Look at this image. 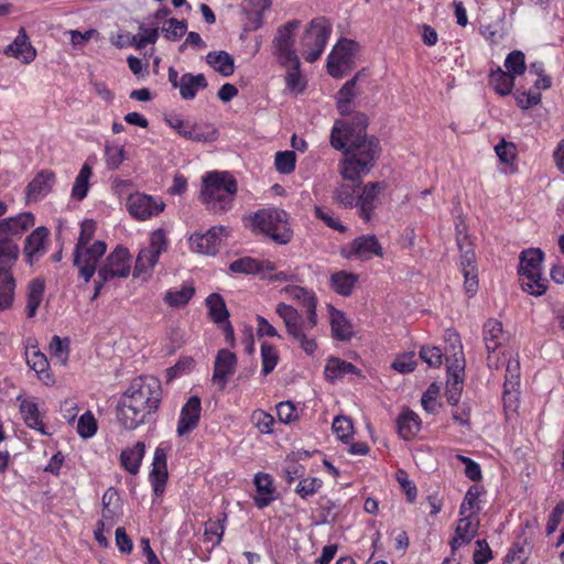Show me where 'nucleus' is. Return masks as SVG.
Wrapping results in <instances>:
<instances>
[{"instance_id":"nucleus-1","label":"nucleus","mask_w":564,"mask_h":564,"mask_svg":"<svg viewBox=\"0 0 564 564\" xmlns=\"http://www.w3.org/2000/svg\"><path fill=\"white\" fill-rule=\"evenodd\" d=\"M330 145L343 152L338 172L344 180L359 183L375 167L381 153L380 141L367 133L351 134L347 127L334 124L330 131Z\"/></svg>"},{"instance_id":"nucleus-2","label":"nucleus","mask_w":564,"mask_h":564,"mask_svg":"<svg viewBox=\"0 0 564 564\" xmlns=\"http://www.w3.org/2000/svg\"><path fill=\"white\" fill-rule=\"evenodd\" d=\"M161 398V383L156 378L142 376L132 380L118 401V422L126 430H135L156 412Z\"/></svg>"},{"instance_id":"nucleus-3","label":"nucleus","mask_w":564,"mask_h":564,"mask_svg":"<svg viewBox=\"0 0 564 564\" xmlns=\"http://www.w3.org/2000/svg\"><path fill=\"white\" fill-rule=\"evenodd\" d=\"M284 292L300 302L305 310L304 318L296 308L285 303H279L275 312L282 318L289 336L307 354L313 355L317 349L315 336L312 334L317 325L316 297L313 292L297 285H289Z\"/></svg>"},{"instance_id":"nucleus-4","label":"nucleus","mask_w":564,"mask_h":564,"mask_svg":"<svg viewBox=\"0 0 564 564\" xmlns=\"http://www.w3.org/2000/svg\"><path fill=\"white\" fill-rule=\"evenodd\" d=\"M238 192L237 180L227 171H210L202 177L199 198L206 209L223 215L232 209Z\"/></svg>"},{"instance_id":"nucleus-5","label":"nucleus","mask_w":564,"mask_h":564,"mask_svg":"<svg viewBox=\"0 0 564 564\" xmlns=\"http://www.w3.org/2000/svg\"><path fill=\"white\" fill-rule=\"evenodd\" d=\"M251 224L254 230L267 235L279 245H286L292 238L288 214L282 209H260L252 215Z\"/></svg>"},{"instance_id":"nucleus-6","label":"nucleus","mask_w":564,"mask_h":564,"mask_svg":"<svg viewBox=\"0 0 564 564\" xmlns=\"http://www.w3.org/2000/svg\"><path fill=\"white\" fill-rule=\"evenodd\" d=\"M332 34V24L325 18L311 21L302 37L301 45L306 62L314 63L323 54Z\"/></svg>"},{"instance_id":"nucleus-7","label":"nucleus","mask_w":564,"mask_h":564,"mask_svg":"<svg viewBox=\"0 0 564 564\" xmlns=\"http://www.w3.org/2000/svg\"><path fill=\"white\" fill-rule=\"evenodd\" d=\"M107 251L106 242L97 240L90 246H75L73 264L78 276L88 283L97 271V264Z\"/></svg>"},{"instance_id":"nucleus-8","label":"nucleus","mask_w":564,"mask_h":564,"mask_svg":"<svg viewBox=\"0 0 564 564\" xmlns=\"http://www.w3.org/2000/svg\"><path fill=\"white\" fill-rule=\"evenodd\" d=\"M358 43L344 39L339 41L327 57V72L335 78H341L354 65Z\"/></svg>"},{"instance_id":"nucleus-9","label":"nucleus","mask_w":564,"mask_h":564,"mask_svg":"<svg viewBox=\"0 0 564 564\" xmlns=\"http://www.w3.org/2000/svg\"><path fill=\"white\" fill-rule=\"evenodd\" d=\"M131 272V256L127 248L117 246L98 269V278L102 281L126 279Z\"/></svg>"},{"instance_id":"nucleus-10","label":"nucleus","mask_w":564,"mask_h":564,"mask_svg":"<svg viewBox=\"0 0 564 564\" xmlns=\"http://www.w3.org/2000/svg\"><path fill=\"white\" fill-rule=\"evenodd\" d=\"M300 24L299 20H291L276 31L272 47L273 54L282 66H289L291 61L299 59L294 50V34Z\"/></svg>"},{"instance_id":"nucleus-11","label":"nucleus","mask_w":564,"mask_h":564,"mask_svg":"<svg viewBox=\"0 0 564 564\" xmlns=\"http://www.w3.org/2000/svg\"><path fill=\"white\" fill-rule=\"evenodd\" d=\"M165 207L161 197L134 193L128 197L127 208L132 217L138 220H147L158 216Z\"/></svg>"},{"instance_id":"nucleus-12","label":"nucleus","mask_w":564,"mask_h":564,"mask_svg":"<svg viewBox=\"0 0 564 564\" xmlns=\"http://www.w3.org/2000/svg\"><path fill=\"white\" fill-rule=\"evenodd\" d=\"M228 235L227 228L219 225L213 226L206 232H194L189 239V248L193 252L206 256H214L219 250L223 237Z\"/></svg>"},{"instance_id":"nucleus-13","label":"nucleus","mask_w":564,"mask_h":564,"mask_svg":"<svg viewBox=\"0 0 564 564\" xmlns=\"http://www.w3.org/2000/svg\"><path fill=\"white\" fill-rule=\"evenodd\" d=\"M171 446L166 443H160L154 451L152 469L149 478L152 485L153 494L155 497H161L164 494L167 480V453Z\"/></svg>"},{"instance_id":"nucleus-14","label":"nucleus","mask_w":564,"mask_h":564,"mask_svg":"<svg viewBox=\"0 0 564 564\" xmlns=\"http://www.w3.org/2000/svg\"><path fill=\"white\" fill-rule=\"evenodd\" d=\"M343 254L347 259L369 260L375 256L381 257L382 248L375 235H362L344 248Z\"/></svg>"},{"instance_id":"nucleus-15","label":"nucleus","mask_w":564,"mask_h":564,"mask_svg":"<svg viewBox=\"0 0 564 564\" xmlns=\"http://www.w3.org/2000/svg\"><path fill=\"white\" fill-rule=\"evenodd\" d=\"M253 485L256 494L252 500L258 509H264L279 498V492L270 474L263 471L256 473Z\"/></svg>"},{"instance_id":"nucleus-16","label":"nucleus","mask_w":564,"mask_h":564,"mask_svg":"<svg viewBox=\"0 0 564 564\" xmlns=\"http://www.w3.org/2000/svg\"><path fill=\"white\" fill-rule=\"evenodd\" d=\"M237 357L228 349H219L214 364L213 383L224 390L229 378L236 372Z\"/></svg>"},{"instance_id":"nucleus-17","label":"nucleus","mask_w":564,"mask_h":564,"mask_svg":"<svg viewBox=\"0 0 564 564\" xmlns=\"http://www.w3.org/2000/svg\"><path fill=\"white\" fill-rule=\"evenodd\" d=\"M202 411V402L197 395L188 398L182 406L177 421L176 433L180 437H184L193 432L199 423Z\"/></svg>"},{"instance_id":"nucleus-18","label":"nucleus","mask_w":564,"mask_h":564,"mask_svg":"<svg viewBox=\"0 0 564 564\" xmlns=\"http://www.w3.org/2000/svg\"><path fill=\"white\" fill-rule=\"evenodd\" d=\"M48 235V229L44 226H40L26 237L24 254L30 264H33V262L37 261L46 253Z\"/></svg>"},{"instance_id":"nucleus-19","label":"nucleus","mask_w":564,"mask_h":564,"mask_svg":"<svg viewBox=\"0 0 564 564\" xmlns=\"http://www.w3.org/2000/svg\"><path fill=\"white\" fill-rule=\"evenodd\" d=\"M20 413L28 427L35 430L45 436L52 435V432L48 431L43 422V413L40 411L35 398H26L21 400Z\"/></svg>"},{"instance_id":"nucleus-20","label":"nucleus","mask_w":564,"mask_h":564,"mask_svg":"<svg viewBox=\"0 0 564 564\" xmlns=\"http://www.w3.org/2000/svg\"><path fill=\"white\" fill-rule=\"evenodd\" d=\"M229 270L234 273L241 274H259L262 278L267 276V273H271L275 270L273 262L269 260H260L252 257H242L229 264Z\"/></svg>"},{"instance_id":"nucleus-21","label":"nucleus","mask_w":564,"mask_h":564,"mask_svg":"<svg viewBox=\"0 0 564 564\" xmlns=\"http://www.w3.org/2000/svg\"><path fill=\"white\" fill-rule=\"evenodd\" d=\"M34 225V217L31 213H22L0 221V238H19L25 230Z\"/></svg>"},{"instance_id":"nucleus-22","label":"nucleus","mask_w":564,"mask_h":564,"mask_svg":"<svg viewBox=\"0 0 564 564\" xmlns=\"http://www.w3.org/2000/svg\"><path fill=\"white\" fill-rule=\"evenodd\" d=\"M55 184V174L51 170L40 171L28 184L25 194L30 200H41L48 195Z\"/></svg>"},{"instance_id":"nucleus-23","label":"nucleus","mask_w":564,"mask_h":564,"mask_svg":"<svg viewBox=\"0 0 564 564\" xmlns=\"http://www.w3.org/2000/svg\"><path fill=\"white\" fill-rule=\"evenodd\" d=\"M3 53L7 56L22 61L24 64H30L36 57V51L31 45L28 34L22 28L19 30L14 41L3 50Z\"/></svg>"},{"instance_id":"nucleus-24","label":"nucleus","mask_w":564,"mask_h":564,"mask_svg":"<svg viewBox=\"0 0 564 564\" xmlns=\"http://www.w3.org/2000/svg\"><path fill=\"white\" fill-rule=\"evenodd\" d=\"M506 362V377L503 384V401L511 402L517 399L518 389L520 387V361L518 358H503Z\"/></svg>"},{"instance_id":"nucleus-25","label":"nucleus","mask_w":564,"mask_h":564,"mask_svg":"<svg viewBox=\"0 0 564 564\" xmlns=\"http://www.w3.org/2000/svg\"><path fill=\"white\" fill-rule=\"evenodd\" d=\"M477 530L478 523H474L470 516L460 518L455 534L449 542L452 554H455L462 546L469 544L476 536Z\"/></svg>"},{"instance_id":"nucleus-26","label":"nucleus","mask_w":564,"mask_h":564,"mask_svg":"<svg viewBox=\"0 0 564 564\" xmlns=\"http://www.w3.org/2000/svg\"><path fill=\"white\" fill-rule=\"evenodd\" d=\"M507 337L503 332L502 323L498 319L490 318L482 326V340L486 350L495 354L496 350L506 341Z\"/></svg>"},{"instance_id":"nucleus-27","label":"nucleus","mask_w":564,"mask_h":564,"mask_svg":"<svg viewBox=\"0 0 564 564\" xmlns=\"http://www.w3.org/2000/svg\"><path fill=\"white\" fill-rule=\"evenodd\" d=\"M381 187L380 183L370 182L364 186L362 192L358 195L357 206L365 220L371 218Z\"/></svg>"},{"instance_id":"nucleus-28","label":"nucleus","mask_w":564,"mask_h":564,"mask_svg":"<svg viewBox=\"0 0 564 564\" xmlns=\"http://www.w3.org/2000/svg\"><path fill=\"white\" fill-rule=\"evenodd\" d=\"M464 366L455 358V365L447 366V373L453 381L447 382L446 398L451 405H457L462 394Z\"/></svg>"},{"instance_id":"nucleus-29","label":"nucleus","mask_w":564,"mask_h":564,"mask_svg":"<svg viewBox=\"0 0 564 564\" xmlns=\"http://www.w3.org/2000/svg\"><path fill=\"white\" fill-rule=\"evenodd\" d=\"M207 85L204 74L185 73L180 77V95L185 100H192L196 97L198 90L205 89Z\"/></svg>"},{"instance_id":"nucleus-30","label":"nucleus","mask_w":564,"mask_h":564,"mask_svg":"<svg viewBox=\"0 0 564 564\" xmlns=\"http://www.w3.org/2000/svg\"><path fill=\"white\" fill-rule=\"evenodd\" d=\"M93 176V160L87 159L82 165L72 187L70 198L82 202L87 197L89 191V180Z\"/></svg>"},{"instance_id":"nucleus-31","label":"nucleus","mask_w":564,"mask_h":564,"mask_svg":"<svg viewBox=\"0 0 564 564\" xmlns=\"http://www.w3.org/2000/svg\"><path fill=\"white\" fill-rule=\"evenodd\" d=\"M544 252L540 248H529L520 253L519 274L542 273Z\"/></svg>"},{"instance_id":"nucleus-32","label":"nucleus","mask_w":564,"mask_h":564,"mask_svg":"<svg viewBox=\"0 0 564 564\" xmlns=\"http://www.w3.org/2000/svg\"><path fill=\"white\" fill-rule=\"evenodd\" d=\"M144 453L145 444L143 442H137L132 447L123 449L120 454L122 467L128 473L135 475L139 471Z\"/></svg>"},{"instance_id":"nucleus-33","label":"nucleus","mask_w":564,"mask_h":564,"mask_svg":"<svg viewBox=\"0 0 564 564\" xmlns=\"http://www.w3.org/2000/svg\"><path fill=\"white\" fill-rule=\"evenodd\" d=\"M330 329L335 339L346 341L352 337V326L345 314L330 307Z\"/></svg>"},{"instance_id":"nucleus-34","label":"nucleus","mask_w":564,"mask_h":564,"mask_svg":"<svg viewBox=\"0 0 564 564\" xmlns=\"http://www.w3.org/2000/svg\"><path fill=\"white\" fill-rule=\"evenodd\" d=\"M397 424L399 435L403 440H411L419 433L421 420L415 412L405 410L399 415Z\"/></svg>"},{"instance_id":"nucleus-35","label":"nucleus","mask_w":564,"mask_h":564,"mask_svg":"<svg viewBox=\"0 0 564 564\" xmlns=\"http://www.w3.org/2000/svg\"><path fill=\"white\" fill-rule=\"evenodd\" d=\"M207 64L216 72L228 77L235 72V63L231 55L225 51H214L206 55Z\"/></svg>"},{"instance_id":"nucleus-36","label":"nucleus","mask_w":564,"mask_h":564,"mask_svg":"<svg viewBox=\"0 0 564 564\" xmlns=\"http://www.w3.org/2000/svg\"><path fill=\"white\" fill-rule=\"evenodd\" d=\"M324 372L328 381L335 382L336 380L344 378L346 375L357 373L358 370L351 362L332 357L327 360Z\"/></svg>"},{"instance_id":"nucleus-37","label":"nucleus","mask_w":564,"mask_h":564,"mask_svg":"<svg viewBox=\"0 0 564 564\" xmlns=\"http://www.w3.org/2000/svg\"><path fill=\"white\" fill-rule=\"evenodd\" d=\"M20 256L15 240L0 238V271H12Z\"/></svg>"},{"instance_id":"nucleus-38","label":"nucleus","mask_w":564,"mask_h":564,"mask_svg":"<svg viewBox=\"0 0 564 564\" xmlns=\"http://www.w3.org/2000/svg\"><path fill=\"white\" fill-rule=\"evenodd\" d=\"M15 279L12 271H0V310L12 306L14 301Z\"/></svg>"},{"instance_id":"nucleus-39","label":"nucleus","mask_w":564,"mask_h":564,"mask_svg":"<svg viewBox=\"0 0 564 564\" xmlns=\"http://www.w3.org/2000/svg\"><path fill=\"white\" fill-rule=\"evenodd\" d=\"M195 288L189 284H183L180 290L171 289L165 292L163 301L173 308L185 306L194 296Z\"/></svg>"},{"instance_id":"nucleus-40","label":"nucleus","mask_w":564,"mask_h":564,"mask_svg":"<svg viewBox=\"0 0 564 564\" xmlns=\"http://www.w3.org/2000/svg\"><path fill=\"white\" fill-rule=\"evenodd\" d=\"M358 194L359 184L341 183L335 188L333 193V199L345 208H351L357 206Z\"/></svg>"},{"instance_id":"nucleus-41","label":"nucleus","mask_w":564,"mask_h":564,"mask_svg":"<svg viewBox=\"0 0 564 564\" xmlns=\"http://www.w3.org/2000/svg\"><path fill=\"white\" fill-rule=\"evenodd\" d=\"M158 261L159 257L156 254L147 248L141 249L135 260L133 276L147 280Z\"/></svg>"},{"instance_id":"nucleus-42","label":"nucleus","mask_w":564,"mask_h":564,"mask_svg":"<svg viewBox=\"0 0 564 564\" xmlns=\"http://www.w3.org/2000/svg\"><path fill=\"white\" fill-rule=\"evenodd\" d=\"M356 282L357 275L346 271H338L330 276L332 289L343 296H349L352 293Z\"/></svg>"},{"instance_id":"nucleus-43","label":"nucleus","mask_w":564,"mask_h":564,"mask_svg":"<svg viewBox=\"0 0 564 564\" xmlns=\"http://www.w3.org/2000/svg\"><path fill=\"white\" fill-rule=\"evenodd\" d=\"M45 283L41 279H34L29 284L26 311L28 317H34L43 301Z\"/></svg>"},{"instance_id":"nucleus-44","label":"nucleus","mask_w":564,"mask_h":564,"mask_svg":"<svg viewBox=\"0 0 564 564\" xmlns=\"http://www.w3.org/2000/svg\"><path fill=\"white\" fill-rule=\"evenodd\" d=\"M206 306L208 307L209 316L214 323L220 324L228 321L229 312L220 294H209L206 299Z\"/></svg>"},{"instance_id":"nucleus-45","label":"nucleus","mask_w":564,"mask_h":564,"mask_svg":"<svg viewBox=\"0 0 564 564\" xmlns=\"http://www.w3.org/2000/svg\"><path fill=\"white\" fill-rule=\"evenodd\" d=\"M26 362L31 369H33L39 378L48 384L52 381L48 372V361L44 354L37 350L26 352Z\"/></svg>"},{"instance_id":"nucleus-46","label":"nucleus","mask_w":564,"mask_h":564,"mask_svg":"<svg viewBox=\"0 0 564 564\" xmlns=\"http://www.w3.org/2000/svg\"><path fill=\"white\" fill-rule=\"evenodd\" d=\"M458 249L460 251V268L462 272L468 271V269H477L476 256L471 248V242L466 235L459 232L456 238Z\"/></svg>"},{"instance_id":"nucleus-47","label":"nucleus","mask_w":564,"mask_h":564,"mask_svg":"<svg viewBox=\"0 0 564 564\" xmlns=\"http://www.w3.org/2000/svg\"><path fill=\"white\" fill-rule=\"evenodd\" d=\"M489 84L495 89V91L501 96H507L511 93L514 86V77L503 72L501 68H498L495 72H491L489 76Z\"/></svg>"},{"instance_id":"nucleus-48","label":"nucleus","mask_w":564,"mask_h":564,"mask_svg":"<svg viewBox=\"0 0 564 564\" xmlns=\"http://www.w3.org/2000/svg\"><path fill=\"white\" fill-rule=\"evenodd\" d=\"M226 521L227 514L223 513L221 518L216 521L209 520L205 523L204 538L205 541L212 543L213 547L220 544L226 529Z\"/></svg>"},{"instance_id":"nucleus-49","label":"nucleus","mask_w":564,"mask_h":564,"mask_svg":"<svg viewBox=\"0 0 564 564\" xmlns=\"http://www.w3.org/2000/svg\"><path fill=\"white\" fill-rule=\"evenodd\" d=\"M520 276L523 291L534 296H540L545 293L547 280L542 278V273L520 274Z\"/></svg>"},{"instance_id":"nucleus-50","label":"nucleus","mask_w":564,"mask_h":564,"mask_svg":"<svg viewBox=\"0 0 564 564\" xmlns=\"http://www.w3.org/2000/svg\"><path fill=\"white\" fill-rule=\"evenodd\" d=\"M285 75V85L291 93H302L305 88V84L300 73V59L291 61Z\"/></svg>"},{"instance_id":"nucleus-51","label":"nucleus","mask_w":564,"mask_h":564,"mask_svg":"<svg viewBox=\"0 0 564 564\" xmlns=\"http://www.w3.org/2000/svg\"><path fill=\"white\" fill-rule=\"evenodd\" d=\"M187 31L186 20H177L174 18L167 19L162 26L163 36L172 42L183 37Z\"/></svg>"},{"instance_id":"nucleus-52","label":"nucleus","mask_w":564,"mask_h":564,"mask_svg":"<svg viewBox=\"0 0 564 564\" xmlns=\"http://www.w3.org/2000/svg\"><path fill=\"white\" fill-rule=\"evenodd\" d=\"M218 137L217 130L210 126H206L203 130L198 124H192L188 131H184V138L195 142H212Z\"/></svg>"},{"instance_id":"nucleus-53","label":"nucleus","mask_w":564,"mask_h":564,"mask_svg":"<svg viewBox=\"0 0 564 564\" xmlns=\"http://www.w3.org/2000/svg\"><path fill=\"white\" fill-rule=\"evenodd\" d=\"M261 361L263 376H268L273 371L279 361V355L275 347L269 343H262L261 345Z\"/></svg>"},{"instance_id":"nucleus-54","label":"nucleus","mask_w":564,"mask_h":564,"mask_svg":"<svg viewBox=\"0 0 564 564\" xmlns=\"http://www.w3.org/2000/svg\"><path fill=\"white\" fill-rule=\"evenodd\" d=\"M296 155L294 151H280L275 153L274 166L282 174H290L295 170Z\"/></svg>"},{"instance_id":"nucleus-55","label":"nucleus","mask_w":564,"mask_h":564,"mask_svg":"<svg viewBox=\"0 0 564 564\" xmlns=\"http://www.w3.org/2000/svg\"><path fill=\"white\" fill-rule=\"evenodd\" d=\"M505 67L507 73L513 77L522 75L525 70V56L521 51H513L509 53L505 59Z\"/></svg>"},{"instance_id":"nucleus-56","label":"nucleus","mask_w":564,"mask_h":564,"mask_svg":"<svg viewBox=\"0 0 564 564\" xmlns=\"http://www.w3.org/2000/svg\"><path fill=\"white\" fill-rule=\"evenodd\" d=\"M97 432V422L90 411H86L78 419L77 433L83 438H90Z\"/></svg>"},{"instance_id":"nucleus-57","label":"nucleus","mask_w":564,"mask_h":564,"mask_svg":"<svg viewBox=\"0 0 564 564\" xmlns=\"http://www.w3.org/2000/svg\"><path fill=\"white\" fill-rule=\"evenodd\" d=\"M334 124H340L344 129L347 127L349 133H367L368 118L362 112L355 113L349 121L337 120Z\"/></svg>"},{"instance_id":"nucleus-58","label":"nucleus","mask_w":564,"mask_h":564,"mask_svg":"<svg viewBox=\"0 0 564 564\" xmlns=\"http://www.w3.org/2000/svg\"><path fill=\"white\" fill-rule=\"evenodd\" d=\"M323 481L319 478L311 477V478H303L299 481L295 492L303 499H307L308 497H312L315 495L318 489L322 487Z\"/></svg>"},{"instance_id":"nucleus-59","label":"nucleus","mask_w":564,"mask_h":564,"mask_svg":"<svg viewBox=\"0 0 564 564\" xmlns=\"http://www.w3.org/2000/svg\"><path fill=\"white\" fill-rule=\"evenodd\" d=\"M332 427L337 438L343 442H347L354 430L351 420L346 416H336Z\"/></svg>"},{"instance_id":"nucleus-60","label":"nucleus","mask_w":564,"mask_h":564,"mask_svg":"<svg viewBox=\"0 0 564 564\" xmlns=\"http://www.w3.org/2000/svg\"><path fill=\"white\" fill-rule=\"evenodd\" d=\"M314 213L315 217L322 220L329 228L340 232L346 230V227L341 225L340 220L334 216V213L330 209L316 206Z\"/></svg>"},{"instance_id":"nucleus-61","label":"nucleus","mask_w":564,"mask_h":564,"mask_svg":"<svg viewBox=\"0 0 564 564\" xmlns=\"http://www.w3.org/2000/svg\"><path fill=\"white\" fill-rule=\"evenodd\" d=\"M420 358L430 367L437 368L443 362V352L436 346H423L420 350Z\"/></svg>"},{"instance_id":"nucleus-62","label":"nucleus","mask_w":564,"mask_h":564,"mask_svg":"<svg viewBox=\"0 0 564 564\" xmlns=\"http://www.w3.org/2000/svg\"><path fill=\"white\" fill-rule=\"evenodd\" d=\"M50 351L53 357L57 358L63 365L66 364L69 355L68 339H61L58 336H53L50 343Z\"/></svg>"},{"instance_id":"nucleus-63","label":"nucleus","mask_w":564,"mask_h":564,"mask_svg":"<svg viewBox=\"0 0 564 564\" xmlns=\"http://www.w3.org/2000/svg\"><path fill=\"white\" fill-rule=\"evenodd\" d=\"M392 369L400 373L412 372L416 367V360L413 352H406L398 356L391 365Z\"/></svg>"},{"instance_id":"nucleus-64","label":"nucleus","mask_w":564,"mask_h":564,"mask_svg":"<svg viewBox=\"0 0 564 564\" xmlns=\"http://www.w3.org/2000/svg\"><path fill=\"white\" fill-rule=\"evenodd\" d=\"M252 421L256 427L263 434L272 433V426L274 423V419L271 414L262 411L256 410L252 413Z\"/></svg>"}]
</instances>
